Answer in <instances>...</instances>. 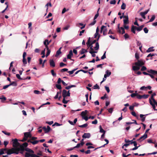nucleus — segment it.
Segmentation results:
<instances>
[{"label": "nucleus", "instance_id": "0eeeda50", "mask_svg": "<svg viewBox=\"0 0 157 157\" xmlns=\"http://www.w3.org/2000/svg\"><path fill=\"white\" fill-rule=\"evenodd\" d=\"M24 151V149H23L22 147L21 148L19 147H16V152L17 153L16 154H18L19 153L23 154Z\"/></svg>", "mask_w": 157, "mask_h": 157}, {"label": "nucleus", "instance_id": "5701e85b", "mask_svg": "<svg viewBox=\"0 0 157 157\" xmlns=\"http://www.w3.org/2000/svg\"><path fill=\"white\" fill-rule=\"evenodd\" d=\"M89 53L92 55V56L93 57H94L96 56V55L94 53H97V51H90Z\"/></svg>", "mask_w": 157, "mask_h": 157}, {"label": "nucleus", "instance_id": "b1692460", "mask_svg": "<svg viewBox=\"0 0 157 157\" xmlns=\"http://www.w3.org/2000/svg\"><path fill=\"white\" fill-rule=\"evenodd\" d=\"M151 87L150 86H148L147 87H145V86H143L141 87L140 88V89L141 90H144L145 89L147 88L149 90H151Z\"/></svg>", "mask_w": 157, "mask_h": 157}, {"label": "nucleus", "instance_id": "423d86ee", "mask_svg": "<svg viewBox=\"0 0 157 157\" xmlns=\"http://www.w3.org/2000/svg\"><path fill=\"white\" fill-rule=\"evenodd\" d=\"M95 43V46L94 47V50L96 51L98 50L99 49V45L98 42H97L96 40H94L91 42V45H93Z\"/></svg>", "mask_w": 157, "mask_h": 157}, {"label": "nucleus", "instance_id": "052dcab7", "mask_svg": "<svg viewBox=\"0 0 157 157\" xmlns=\"http://www.w3.org/2000/svg\"><path fill=\"white\" fill-rule=\"evenodd\" d=\"M136 97L138 99H141L142 98V95H140L137 93Z\"/></svg>", "mask_w": 157, "mask_h": 157}, {"label": "nucleus", "instance_id": "473e14b6", "mask_svg": "<svg viewBox=\"0 0 157 157\" xmlns=\"http://www.w3.org/2000/svg\"><path fill=\"white\" fill-rule=\"evenodd\" d=\"M126 5L124 2L122 3V4L121 6V9L122 10H125L126 8Z\"/></svg>", "mask_w": 157, "mask_h": 157}, {"label": "nucleus", "instance_id": "4468645a", "mask_svg": "<svg viewBox=\"0 0 157 157\" xmlns=\"http://www.w3.org/2000/svg\"><path fill=\"white\" fill-rule=\"evenodd\" d=\"M61 48L62 47L60 48L56 52L55 55V56L56 57L58 56L61 53Z\"/></svg>", "mask_w": 157, "mask_h": 157}, {"label": "nucleus", "instance_id": "412c9836", "mask_svg": "<svg viewBox=\"0 0 157 157\" xmlns=\"http://www.w3.org/2000/svg\"><path fill=\"white\" fill-rule=\"evenodd\" d=\"M87 112L88 111L87 110H85L84 111H82V112L81 115L82 117V118L86 116V115L87 113Z\"/></svg>", "mask_w": 157, "mask_h": 157}, {"label": "nucleus", "instance_id": "13d9d810", "mask_svg": "<svg viewBox=\"0 0 157 157\" xmlns=\"http://www.w3.org/2000/svg\"><path fill=\"white\" fill-rule=\"evenodd\" d=\"M68 70V69L67 68H64L60 70V72H63L65 71H67Z\"/></svg>", "mask_w": 157, "mask_h": 157}, {"label": "nucleus", "instance_id": "864d4df0", "mask_svg": "<svg viewBox=\"0 0 157 157\" xmlns=\"http://www.w3.org/2000/svg\"><path fill=\"white\" fill-rule=\"evenodd\" d=\"M147 69V68L144 66H142V67L141 69V71H144L146 70Z\"/></svg>", "mask_w": 157, "mask_h": 157}, {"label": "nucleus", "instance_id": "79ce46f5", "mask_svg": "<svg viewBox=\"0 0 157 157\" xmlns=\"http://www.w3.org/2000/svg\"><path fill=\"white\" fill-rule=\"evenodd\" d=\"M56 87L58 89L61 90L62 89L61 85L59 84H56Z\"/></svg>", "mask_w": 157, "mask_h": 157}, {"label": "nucleus", "instance_id": "680f3d73", "mask_svg": "<svg viewBox=\"0 0 157 157\" xmlns=\"http://www.w3.org/2000/svg\"><path fill=\"white\" fill-rule=\"evenodd\" d=\"M144 33H148V30L146 27H145L144 29Z\"/></svg>", "mask_w": 157, "mask_h": 157}, {"label": "nucleus", "instance_id": "bf43d9fd", "mask_svg": "<svg viewBox=\"0 0 157 157\" xmlns=\"http://www.w3.org/2000/svg\"><path fill=\"white\" fill-rule=\"evenodd\" d=\"M106 52H105L104 54L101 57V59H104L105 58H106V55H105V54H106Z\"/></svg>", "mask_w": 157, "mask_h": 157}, {"label": "nucleus", "instance_id": "a18cd8bd", "mask_svg": "<svg viewBox=\"0 0 157 157\" xmlns=\"http://www.w3.org/2000/svg\"><path fill=\"white\" fill-rule=\"evenodd\" d=\"M67 101L65 100V98H63V99L62 101V102L64 104H67L68 101Z\"/></svg>", "mask_w": 157, "mask_h": 157}, {"label": "nucleus", "instance_id": "ddd939ff", "mask_svg": "<svg viewBox=\"0 0 157 157\" xmlns=\"http://www.w3.org/2000/svg\"><path fill=\"white\" fill-rule=\"evenodd\" d=\"M144 26V25H141L139 27L136 26V29L138 31H140L143 28Z\"/></svg>", "mask_w": 157, "mask_h": 157}, {"label": "nucleus", "instance_id": "8fccbe9b", "mask_svg": "<svg viewBox=\"0 0 157 157\" xmlns=\"http://www.w3.org/2000/svg\"><path fill=\"white\" fill-rule=\"evenodd\" d=\"M113 108H110L109 109H107V110H108V112L109 113H111L113 112Z\"/></svg>", "mask_w": 157, "mask_h": 157}, {"label": "nucleus", "instance_id": "2eb2a0df", "mask_svg": "<svg viewBox=\"0 0 157 157\" xmlns=\"http://www.w3.org/2000/svg\"><path fill=\"white\" fill-rule=\"evenodd\" d=\"M25 151H26L28 152H29L30 153H34V151L31 149L29 148L26 147L24 149Z\"/></svg>", "mask_w": 157, "mask_h": 157}, {"label": "nucleus", "instance_id": "72a5a7b5", "mask_svg": "<svg viewBox=\"0 0 157 157\" xmlns=\"http://www.w3.org/2000/svg\"><path fill=\"white\" fill-rule=\"evenodd\" d=\"M88 126V124L87 123H86L82 125H79L78 126L81 128H83L86 127Z\"/></svg>", "mask_w": 157, "mask_h": 157}, {"label": "nucleus", "instance_id": "f257e3e1", "mask_svg": "<svg viewBox=\"0 0 157 157\" xmlns=\"http://www.w3.org/2000/svg\"><path fill=\"white\" fill-rule=\"evenodd\" d=\"M145 61L143 60H138L134 64L135 66H132V69L134 71H137L140 70V67L142 66L145 64Z\"/></svg>", "mask_w": 157, "mask_h": 157}, {"label": "nucleus", "instance_id": "39448f33", "mask_svg": "<svg viewBox=\"0 0 157 157\" xmlns=\"http://www.w3.org/2000/svg\"><path fill=\"white\" fill-rule=\"evenodd\" d=\"M107 30L106 28V27L104 25H102L101 27V33H103V36H105L106 35Z\"/></svg>", "mask_w": 157, "mask_h": 157}, {"label": "nucleus", "instance_id": "f8f14e48", "mask_svg": "<svg viewBox=\"0 0 157 157\" xmlns=\"http://www.w3.org/2000/svg\"><path fill=\"white\" fill-rule=\"evenodd\" d=\"M28 144L27 143L25 142L21 145L20 144L19 147L21 148L22 147V148L23 149H25V148H26L28 146Z\"/></svg>", "mask_w": 157, "mask_h": 157}, {"label": "nucleus", "instance_id": "f3484780", "mask_svg": "<svg viewBox=\"0 0 157 157\" xmlns=\"http://www.w3.org/2000/svg\"><path fill=\"white\" fill-rule=\"evenodd\" d=\"M73 55L72 51L71 50L69 52V54L67 55V58L69 59H71V56Z\"/></svg>", "mask_w": 157, "mask_h": 157}, {"label": "nucleus", "instance_id": "6e6d98bb", "mask_svg": "<svg viewBox=\"0 0 157 157\" xmlns=\"http://www.w3.org/2000/svg\"><path fill=\"white\" fill-rule=\"evenodd\" d=\"M116 0H111L110 1V4H115L116 3Z\"/></svg>", "mask_w": 157, "mask_h": 157}, {"label": "nucleus", "instance_id": "a211bd4d", "mask_svg": "<svg viewBox=\"0 0 157 157\" xmlns=\"http://www.w3.org/2000/svg\"><path fill=\"white\" fill-rule=\"evenodd\" d=\"M49 63L51 66L52 67H55V63L53 59H50V60Z\"/></svg>", "mask_w": 157, "mask_h": 157}, {"label": "nucleus", "instance_id": "6e6552de", "mask_svg": "<svg viewBox=\"0 0 157 157\" xmlns=\"http://www.w3.org/2000/svg\"><path fill=\"white\" fill-rule=\"evenodd\" d=\"M42 129L44 131L45 133H48L51 130L50 127L49 126H47V128L45 126L43 127L42 128Z\"/></svg>", "mask_w": 157, "mask_h": 157}, {"label": "nucleus", "instance_id": "2f4dec72", "mask_svg": "<svg viewBox=\"0 0 157 157\" xmlns=\"http://www.w3.org/2000/svg\"><path fill=\"white\" fill-rule=\"evenodd\" d=\"M100 129V132L101 133H105L106 131L103 129L101 127V126L100 125L99 127Z\"/></svg>", "mask_w": 157, "mask_h": 157}, {"label": "nucleus", "instance_id": "de8ad7c7", "mask_svg": "<svg viewBox=\"0 0 157 157\" xmlns=\"http://www.w3.org/2000/svg\"><path fill=\"white\" fill-rule=\"evenodd\" d=\"M47 42H48V40H45V41L44 42V44L46 48V47H47V46H48V44H47Z\"/></svg>", "mask_w": 157, "mask_h": 157}, {"label": "nucleus", "instance_id": "7c9ffc66", "mask_svg": "<svg viewBox=\"0 0 157 157\" xmlns=\"http://www.w3.org/2000/svg\"><path fill=\"white\" fill-rule=\"evenodd\" d=\"M136 29V26L132 25L131 28V31L134 34L136 33L135 30Z\"/></svg>", "mask_w": 157, "mask_h": 157}, {"label": "nucleus", "instance_id": "3c124183", "mask_svg": "<svg viewBox=\"0 0 157 157\" xmlns=\"http://www.w3.org/2000/svg\"><path fill=\"white\" fill-rule=\"evenodd\" d=\"M38 142H39L38 140H35L34 141H32V142H31V143L33 145H35L37 144Z\"/></svg>", "mask_w": 157, "mask_h": 157}, {"label": "nucleus", "instance_id": "6ab92c4d", "mask_svg": "<svg viewBox=\"0 0 157 157\" xmlns=\"http://www.w3.org/2000/svg\"><path fill=\"white\" fill-rule=\"evenodd\" d=\"M106 74L104 75V77L106 78L107 77L109 76L111 74V72L108 70H107L106 71Z\"/></svg>", "mask_w": 157, "mask_h": 157}, {"label": "nucleus", "instance_id": "338daca9", "mask_svg": "<svg viewBox=\"0 0 157 157\" xmlns=\"http://www.w3.org/2000/svg\"><path fill=\"white\" fill-rule=\"evenodd\" d=\"M105 87L107 92L109 93L110 92V90L109 87L107 86H105Z\"/></svg>", "mask_w": 157, "mask_h": 157}, {"label": "nucleus", "instance_id": "1a4fd4ad", "mask_svg": "<svg viewBox=\"0 0 157 157\" xmlns=\"http://www.w3.org/2000/svg\"><path fill=\"white\" fill-rule=\"evenodd\" d=\"M35 155H36L34 153L26 152L25 153V157H35Z\"/></svg>", "mask_w": 157, "mask_h": 157}, {"label": "nucleus", "instance_id": "a19ab883", "mask_svg": "<svg viewBox=\"0 0 157 157\" xmlns=\"http://www.w3.org/2000/svg\"><path fill=\"white\" fill-rule=\"evenodd\" d=\"M156 95V94L155 93H154L151 94V98H150L151 100H153L154 99H155L154 98V96H155Z\"/></svg>", "mask_w": 157, "mask_h": 157}, {"label": "nucleus", "instance_id": "4be33fe9", "mask_svg": "<svg viewBox=\"0 0 157 157\" xmlns=\"http://www.w3.org/2000/svg\"><path fill=\"white\" fill-rule=\"evenodd\" d=\"M148 114H146V115H143V114H140V118H142L141 119V121L142 122H144L145 120V117H143L144 116H146V115H148Z\"/></svg>", "mask_w": 157, "mask_h": 157}, {"label": "nucleus", "instance_id": "37998d69", "mask_svg": "<svg viewBox=\"0 0 157 157\" xmlns=\"http://www.w3.org/2000/svg\"><path fill=\"white\" fill-rule=\"evenodd\" d=\"M124 25L128 23V19L127 18V19L124 20Z\"/></svg>", "mask_w": 157, "mask_h": 157}, {"label": "nucleus", "instance_id": "5fc2aeb1", "mask_svg": "<svg viewBox=\"0 0 157 157\" xmlns=\"http://www.w3.org/2000/svg\"><path fill=\"white\" fill-rule=\"evenodd\" d=\"M94 89H100V88L99 86L98 85V84H96L94 86Z\"/></svg>", "mask_w": 157, "mask_h": 157}, {"label": "nucleus", "instance_id": "aec40b11", "mask_svg": "<svg viewBox=\"0 0 157 157\" xmlns=\"http://www.w3.org/2000/svg\"><path fill=\"white\" fill-rule=\"evenodd\" d=\"M67 91L65 90H63L62 91V96L63 98L67 97Z\"/></svg>", "mask_w": 157, "mask_h": 157}, {"label": "nucleus", "instance_id": "bb28decb", "mask_svg": "<svg viewBox=\"0 0 157 157\" xmlns=\"http://www.w3.org/2000/svg\"><path fill=\"white\" fill-rule=\"evenodd\" d=\"M46 48L47 51V52L46 54V57H47L50 54V52H51V51L50 49H49L48 46H47V47H46Z\"/></svg>", "mask_w": 157, "mask_h": 157}, {"label": "nucleus", "instance_id": "ea45409f", "mask_svg": "<svg viewBox=\"0 0 157 157\" xmlns=\"http://www.w3.org/2000/svg\"><path fill=\"white\" fill-rule=\"evenodd\" d=\"M135 57L137 59L139 60L140 58L139 54L137 52H136L135 55Z\"/></svg>", "mask_w": 157, "mask_h": 157}, {"label": "nucleus", "instance_id": "4d7b16f0", "mask_svg": "<svg viewBox=\"0 0 157 157\" xmlns=\"http://www.w3.org/2000/svg\"><path fill=\"white\" fill-rule=\"evenodd\" d=\"M51 73L52 75L53 76H56V74L54 72V71L53 70H52L51 71Z\"/></svg>", "mask_w": 157, "mask_h": 157}, {"label": "nucleus", "instance_id": "09e8293b", "mask_svg": "<svg viewBox=\"0 0 157 157\" xmlns=\"http://www.w3.org/2000/svg\"><path fill=\"white\" fill-rule=\"evenodd\" d=\"M140 14L144 19H145L146 17L145 16V14L143 13V12H140Z\"/></svg>", "mask_w": 157, "mask_h": 157}, {"label": "nucleus", "instance_id": "f03ea898", "mask_svg": "<svg viewBox=\"0 0 157 157\" xmlns=\"http://www.w3.org/2000/svg\"><path fill=\"white\" fill-rule=\"evenodd\" d=\"M147 72L149 73V76L152 78H154V75L157 74V71L153 70L152 69H150L149 70L147 71Z\"/></svg>", "mask_w": 157, "mask_h": 157}, {"label": "nucleus", "instance_id": "7ed1b4c3", "mask_svg": "<svg viewBox=\"0 0 157 157\" xmlns=\"http://www.w3.org/2000/svg\"><path fill=\"white\" fill-rule=\"evenodd\" d=\"M6 153L8 155H10L12 154H16L17 153V152H16V147H13L10 149H8Z\"/></svg>", "mask_w": 157, "mask_h": 157}, {"label": "nucleus", "instance_id": "a878e982", "mask_svg": "<svg viewBox=\"0 0 157 157\" xmlns=\"http://www.w3.org/2000/svg\"><path fill=\"white\" fill-rule=\"evenodd\" d=\"M147 138V134L145 133L144 135L140 137V139H141L142 140H144L145 139Z\"/></svg>", "mask_w": 157, "mask_h": 157}, {"label": "nucleus", "instance_id": "58836bf2", "mask_svg": "<svg viewBox=\"0 0 157 157\" xmlns=\"http://www.w3.org/2000/svg\"><path fill=\"white\" fill-rule=\"evenodd\" d=\"M77 68H76V69L73 70H72L71 71H67V72L69 73L70 75H71V74H72L74 73V71H75L76 70H77Z\"/></svg>", "mask_w": 157, "mask_h": 157}, {"label": "nucleus", "instance_id": "69168bd1", "mask_svg": "<svg viewBox=\"0 0 157 157\" xmlns=\"http://www.w3.org/2000/svg\"><path fill=\"white\" fill-rule=\"evenodd\" d=\"M96 20H94L90 24V25H94L96 23Z\"/></svg>", "mask_w": 157, "mask_h": 157}, {"label": "nucleus", "instance_id": "603ef678", "mask_svg": "<svg viewBox=\"0 0 157 157\" xmlns=\"http://www.w3.org/2000/svg\"><path fill=\"white\" fill-rule=\"evenodd\" d=\"M155 55H156V54H151V53H150L147 56V57H152L153 56H155Z\"/></svg>", "mask_w": 157, "mask_h": 157}, {"label": "nucleus", "instance_id": "20e7f679", "mask_svg": "<svg viewBox=\"0 0 157 157\" xmlns=\"http://www.w3.org/2000/svg\"><path fill=\"white\" fill-rule=\"evenodd\" d=\"M12 141H13V148L19 147L20 144L18 142L17 139H12Z\"/></svg>", "mask_w": 157, "mask_h": 157}, {"label": "nucleus", "instance_id": "774afa93", "mask_svg": "<svg viewBox=\"0 0 157 157\" xmlns=\"http://www.w3.org/2000/svg\"><path fill=\"white\" fill-rule=\"evenodd\" d=\"M66 65L63 62L60 63L59 64V66L61 67H62L64 66H66Z\"/></svg>", "mask_w": 157, "mask_h": 157}, {"label": "nucleus", "instance_id": "49530a36", "mask_svg": "<svg viewBox=\"0 0 157 157\" xmlns=\"http://www.w3.org/2000/svg\"><path fill=\"white\" fill-rule=\"evenodd\" d=\"M2 132L4 133L7 136H10V133L7 132L5 131H2Z\"/></svg>", "mask_w": 157, "mask_h": 157}, {"label": "nucleus", "instance_id": "c03bdc74", "mask_svg": "<svg viewBox=\"0 0 157 157\" xmlns=\"http://www.w3.org/2000/svg\"><path fill=\"white\" fill-rule=\"evenodd\" d=\"M16 77L18 79H20V80H22V79H25V78H21L20 77V75L18 74H17L16 75Z\"/></svg>", "mask_w": 157, "mask_h": 157}, {"label": "nucleus", "instance_id": "dca6fc26", "mask_svg": "<svg viewBox=\"0 0 157 157\" xmlns=\"http://www.w3.org/2000/svg\"><path fill=\"white\" fill-rule=\"evenodd\" d=\"M24 136L27 138L28 137H31V135L30 132H26L24 133Z\"/></svg>", "mask_w": 157, "mask_h": 157}, {"label": "nucleus", "instance_id": "393cba45", "mask_svg": "<svg viewBox=\"0 0 157 157\" xmlns=\"http://www.w3.org/2000/svg\"><path fill=\"white\" fill-rule=\"evenodd\" d=\"M149 103H150V104L152 105V108H153V109L154 110H156V109H155V105L151 101V99H149Z\"/></svg>", "mask_w": 157, "mask_h": 157}, {"label": "nucleus", "instance_id": "c85d7f7f", "mask_svg": "<svg viewBox=\"0 0 157 157\" xmlns=\"http://www.w3.org/2000/svg\"><path fill=\"white\" fill-rule=\"evenodd\" d=\"M153 47H151L148 48V49L146 50V52H151L154 51V50L153 49Z\"/></svg>", "mask_w": 157, "mask_h": 157}, {"label": "nucleus", "instance_id": "f704fd0d", "mask_svg": "<svg viewBox=\"0 0 157 157\" xmlns=\"http://www.w3.org/2000/svg\"><path fill=\"white\" fill-rule=\"evenodd\" d=\"M131 114L134 117H136L137 119H138V116H137L136 113L134 111H132L131 113Z\"/></svg>", "mask_w": 157, "mask_h": 157}, {"label": "nucleus", "instance_id": "c9c22d12", "mask_svg": "<svg viewBox=\"0 0 157 157\" xmlns=\"http://www.w3.org/2000/svg\"><path fill=\"white\" fill-rule=\"evenodd\" d=\"M155 16L154 15H152L148 22H151L155 20Z\"/></svg>", "mask_w": 157, "mask_h": 157}, {"label": "nucleus", "instance_id": "cd10ccee", "mask_svg": "<svg viewBox=\"0 0 157 157\" xmlns=\"http://www.w3.org/2000/svg\"><path fill=\"white\" fill-rule=\"evenodd\" d=\"M87 51L84 48H82V50L80 51V54H83L86 52H87Z\"/></svg>", "mask_w": 157, "mask_h": 157}, {"label": "nucleus", "instance_id": "9d476101", "mask_svg": "<svg viewBox=\"0 0 157 157\" xmlns=\"http://www.w3.org/2000/svg\"><path fill=\"white\" fill-rule=\"evenodd\" d=\"M26 55V52H24L23 54V62L24 64H25L27 63V62L26 59L25 58V56Z\"/></svg>", "mask_w": 157, "mask_h": 157}, {"label": "nucleus", "instance_id": "c756f323", "mask_svg": "<svg viewBox=\"0 0 157 157\" xmlns=\"http://www.w3.org/2000/svg\"><path fill=\"white\" fill-rule=\"evenodd\" d=\"M100 8H99L98 10V11H97V13L95 14V15L94 16V20H95V19L98 17V16H99V11L100 10Z\"/></svg>", "mask_w": 157, "mask_h": 157}, {"label": "nucleus", "instance_id": "e433bc0d", "mask_svg": "<svg viewBox=\"0 0 157 157\" xmlns=\"http://www.w3.org/2000/svg\"><path fill=\"white\" fill-rule=\"evenodd\" d=\"M149 96V94H144L142 95V98L146 99Z\"/></svg>", "mask_w": 157, "mask_h": 157}, {"label": "nucleus", "instance_id": "4c0bfd02", "mask_svg": "<svg viewBox=\"0 0 157 157\" xmlns=\"http://www.w3.org/2000/svg\"><path fill=\"white\" fill-rule=\"evenodd\" d=\"M9 85H10V86L13 85L15 86H17V83L16 82L14 81L11 82L10 84H9Z\"/></svg>", "mask_w": 157, "mask_h": 157}, {"label": "nucleus", "instance_id": "e2e57ef3", "mask_svg": "<svg viewBox=\"0 0 157 157\" xmlns=\"http://www.w3.org/2000/svg\"><path fill=\"white\" fill-rule=\"evenodd\" d=\"M130 144H133L134 146H137V142L136 141H133L132 142H131V143H130Z\"/></svg>", "mask_w": 157, "mask_h": 157}, {"label": "nucleus", "instance_id": "0e129e2a", "mask_svg": "<svg viewBox=\"0 0 157 157\" xmlns=\"http://www.w3.org/2000/svg\"><path fill=\"white\" fill-rule=\"evenodd\" d=\"M137 93H132L131 95L132 98H134L135 96H136Z\"/></svg>", "mask_w": 157, "mask_h": 157}, {"label": "nucleus", "instance_id": "9b49d317", "mask_svg": "<svg viewBox=\"0 0 157 157\" xmlns=\"http://www.w3.org/2000/svg\"><path fill=\"white\" fill-rule=\"evenodd\" d=\"M91 135L90 133H84L82 136L83 138H89L90 137Z\"/></svg>", "mask_w": 157, "mask_h": 157}]
</instances>
